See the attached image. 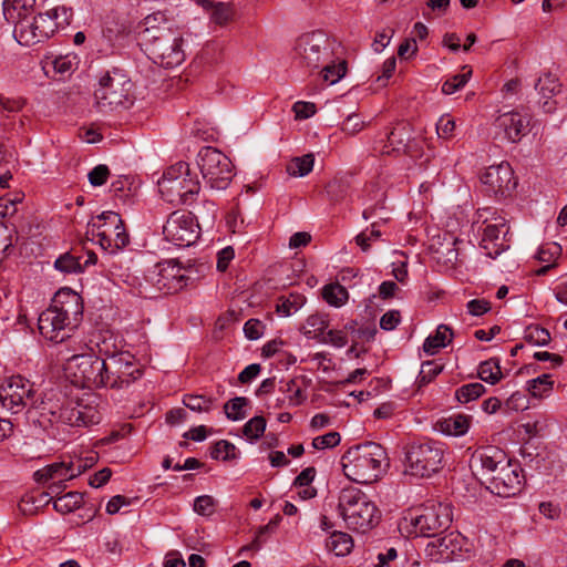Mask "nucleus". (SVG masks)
Here are the masks:
<instances>
[{
  "label": "nucleus",
  "mask_w": 567,
  "mask_h": 567,
  "mask_svg": "<svg viewBox=\"0 0 567 567\" xmlns=\"http://www.w3.org/2000/svg\"><path fill=\"white\" fill-rule=\"evenodd\" d=\"M40 423L91 426L102 421V400L95 393H84L75 401L64 396H47L35 406Z\"/></svg>",
  "instance_id": "1"
},
{
  "label": "nucleus",
  "mask_w": 567,
  "mask_h": 567,
  "mask_svg": "<svg viewBox=\"0 0 567 567\" xmlns=\"http://www.w3.org/2000/svg\"><path fill=\"white\" fill-rule=\"evenodd\" d=\"M81 297L71 291H59L49 308L38 318L40 334L53 343L66 342L65 349L73 346L71 333L78 327L82 316Z\"/></svg>",
  "instance_id": "2"
},
{
  "label": "nucleus",
  "mask_w": 567,
  "mask_h": 567,
  "mask_svg": "<svg viewBox=\"0 0 567 567\" xmlns=\"http://www.w3.org/2000/svg\"><path fill=\"white\" fill-rule=\"evenodd\" d=\"M341 461L344 475L358 484L375 482L389 466L385 450L374 442L350 447Z\"/></svg>",
  "instance_id": "3"
},
{
  "label": "nucleus",
  "mask_w": 567,
  "mask_h": 567,
  "mask_svg": "<svg viewBox=\"0 0 567 567\" xmlns=\"http://www.w3.org/2000/svg\"><path fill=\"white\" fill-rule=\"evenodd\" d=\"M71 19L72 11L64 6H58L37 17L24 16L13 22V34L20 44L33 45L52 37L58 29L68 27Z\"/></svg>",
  "instance_id": "4"
},
{
  "label": "nucleus",
  "mask_w": 567,
  "mask_h": 567,
  "mask_svg": "<svg viewBox=\"0 0 567 567\" xmlns=\"http://www.w3.org/2000/svg\"><path fill=\"white\" fill-rule=\"evenodd\" d=\"M72 342V347L59 351V355L65 361V371L72 377V382L87 389L104 388L105 359L89 353L84 342Z\"/></svg>",
  "instance_id": "5"
},
{
  "label": "nucleus",
  "mask_w": 567,
  "mask_h": 567,
  "mask_svg": "<svg viewBox=\"0 0 567 567\" xmlns=\"http://www.w3.org/2000/svg\"><path fill=\"white\" fill-rule=\"evenodd\" d=\"M338 511L347 526L357 532L370 530L380 519L375 504L361 489L353 486L341 489Z\"/></svg>",
  "instance_id": "6"
},
{
  "label": "nucleus",
  "mask_w": 567,
  "mask_h": 567,
  "mask_svg": "<svg viewBox=\"0 0 567 567\" xmlns=\"http://www.w3.org/2000/svg\"><path fill=\"white\" fill-rule=\"evenodd\" d=\"M199 189V181L190 173L189 165L185 162L168 167L158 181V190L163 199L173 205L193 204Z\"/></svg>",
  "instance_id": "7"
},
{
  "label": "nucleus",
  "mask_w": 567,
  "mask_h": 567,
  "mask_svg": "<svg viewBox=\"0 0 567 567\" xmlns=\"http://www.w3.org/2000/svg\"><path fill=\"white\" fill-rule=\"evenodd\" d=\"M334 45L336 42L323 31L306 32L293 41L291 59L299 68L319 69L333 58Z\"/></svg>",
  "instance_id": "8"
},
{
  "label": "nucleus",
  "mask_w": 567,
  "mask_h": 567,
  "mask_svg": "<svg viewBox=\"0 0 567 567\" xmlns=\"http://www.w3.org/2000/svg\"><path fill=\"white\" fill-rule=\"evenodd\" d=\"M132 82L120 69H113L103 74L94 92L95 105L102 113H109L132 103Z\"/></svg>",
  "instance_id": "9"
},
{
  "label": "nucleus",
  "mask_w": 567,
  "mask_h": 567,
  "mask_svg": "<svg viewBox=\"0 0 567 567\" xmlns=\"http://www.w3.org/2000/svg\"><path fill=\"white\" fill-rule=\"evenodd\" d=\"M443 444L436 441L413 442L405 447L404 473L430 477L443 467Z\"/></svg>",
  "instance_id": "10"
},
{
  "label": "nucleus",
  "mask_w": 567,
  "mask_h": 567,
  "mask_svg": "<svg viewBox=\"0 0 567 567\" xmlns=\"http://www.w3.org/2000/svg\"><path fill=\"white\" fill-rule=\"evenodd\" d=\"M476 223H481L480 231H482L481 248L485 255L495 259L502 252L509 248V226L504 216L493 208L477 209Z\"/></svg>",
  "instance_id": "11"
},
{
  "label": "nucleus",
  "mask_w": 567,
  "mask_h": 567,
  "mask_svg": "<svg viewBox=\"0 0 567 567\" xmlns=\"http://www.w3.org/2000/svg\"><path fill=\"white\" fill-rule=\"evenodd\" d=\"M87 235L96 239L99 245L112 254L123 249L130 243L121 216L115 212H103L87 224Z\"/></svg>",
  "instance_id": "12"
},
{
  "label": "nucleus",
  "mask_w": 567,
  "mask_h": 567,
  "mask_svg": "<svg viewBox=\"0 0 567 567\" xmlns=\"http://www.w3.org/2000/svg\"><path fill=\"white\" fill-rule=\"evenodd\" d=\"M197 165L212 189H226L234 177L231 161L215 147H203L197 155Z\"/></svg>",
  "instance_id": "13"
},
{
  "label": "nucleus",
  "mask_w": 567,
  "mask_h": 567,
  "mask_svg": "<svg viewBox=\"0 0 567 567\" xmlns=\"http://www.w3.org/2000/svg\"><path fill=\"white\" fill-rule=\"evenodd\" d=\"M104 388L125 389L143 375L142 365L130 352L109 354L105 359Z\"/></svg>",
  "instance_id": "14"
},
{
  "label": "nucleus",
  "mask_w": 567,
  "mask_h": 567,
  "mask_svg": "<svg viewBox=\"0 0 567 567\" xmlns=\"http://www.w3.org/2000/svg\"><path fill=\"white\" fill-rule=\"evenodd\" d=\"M151 39L152 42L145 44V48L154 63L172 69L184 62V39L178 29L174 28L164 34L161 33V37H157V39H154V37Z\"/></svg>",
  "instance_id": "15"
},
{
  "label": "nucleus",
  "mask_w": 567,
  "mask_h": 567,
  "mask_svg": "<svg viewBox=\"0 0 567 567\" xmlns=\"http://www.w3.org/2000/svg\"><path fill=\"white\" fill-rule=\"evenodd\" d=\"M452 522L450 506L440 502H427L411 517L415 534L433 539L441 535Z\"/></svg>",
  "instance_id": "16"
},
{
  "label": "nucleus",
  "mask_w": 567,
  "mask_h": 567,
  "mask_svg": "<svg viewBox=\"0 0 567 567\" xmlns=\"http://www.w3.org/2000/svg\"><path fill=\"white\" fill-rule=\"evenodd\" d=\"M34 395L33 383L20 374L8 377L0 384V403L13 414L33 405Z\"/></svg>",
  "instance_id": "17"
},
{
  "label": "nucleus",
  "mask_w": 567,
  "mask_h": 567,
  "mask_svg": "<svg viewBox=\"0 0 567 567\" xmlns=\"http://www.w3.org/2000/svg\"><path fill=\"white\" fill-rule=\"evenodd\" d=\"M199 225L192 213L176 210L172 213L163 226L165 239L177 247H188L199 237Z\"/></svg>",
  "instance_id": "18"
},
{
  "label": "nucleus",
  "mask_w": 567,
  "mask_h": 567,
  "mask_svg": "<svg viewBox=\"0 0 567 567\" xmlns=\"http://www.w3.org/2000/svg\"><path fill=\"white\" fill-rule=\"evenodd\" d=\"M485 192L496 198L509 197L517 186V179L509 163L488 166L481 175Z\"/></svg>",
  "instance_id": "19"
},
{
  "label": "nucleus",
  "mask_w": 567,
  "mask_h": 567,
  "mask_svg": "<svg viewBox=\"0 0 567 567\" xmlns=\"http://www.w3.org/2000/svg\"><path fill=\"white\" fill-rule=\"evenodd\" d=\"M487 478L489 481L487 488L491 493L501 497H512L522 491V470L517 464H512L508 460L494 475Z\"/></svg>",
  "instance_id": "20"
},
{
  "label": "nucleus",
  "mask_w": 567,
  "mask_h": 567,
  "mask_svg": "<svg viewBox=\"0 0 567 567\" xmlns=\"http://www.w3.org/2000/svg\"><path fill=\"white\" fill-rule=\"evenodd\" d=\"M529 125L530 116L519 111L502 113L494 122L496 134L511 143L519 142L528 133Z\"/></svg>",
  "instance_id": "21"
},
{
  "label": "nucleus",
  "mask_w": 567,
  "mask_h": 567,
  "mask_svg": "<svg viewBox=\"0 0 567 567\" xmlns=\"http://www.w3.org/2000/svg\"><path fill=\"white\" fill-rule=\"evenodd\" d=\"M507 462L505 453L493 445L480 446L473 451L470 468L476 476H492Z\"/></svg>",
  "instance_id": "22"
},
{
  "label": "nucleus",
  "mask_w": 567,
  "mask_h": 567,
  "mask_svg": "<svg viewBox=\"0 0 567 567\" xmlns=\"http://www.w3.org/2000/svg\"><path fill=\"white\" fill-rule=\"evenodd\" d=\"M464 545L465 538L460 533L452 532L436 536L427 544L426 550L431 556H436V559L457 560L463 558Z\"/></svg>",
  "instance_id": "23"
},
{
  "label": "nucleus",
  "mask_w": 567,
  "mask_h": 567,
  "mask_svg": "<svg viewBox=\"0 0 567 567\" xmlns=\"http://www.w3.org/2000/svg\"><path fill=\"white\" fill-rule=\"evenodd\" d=\"M157 279L155 285L158 289L165 290L166 293L177 292L187 286L190 277L186 275V270L178 261L171 260L157 266Z\"/></svg>",
  "instance_id": "24"
},
{
  "label": "nucleus",
  "mask_w": 567,
  "mask_h": 567,
  "mask_svg": "<svg viewBox=\"0 0 567 567\" xmlns=\"http://www.w3.org/2000/svg\"><path fill=\"white\" fill-rule=\"evenodd\" d=\"M34 480L38 483H47L52 480L53 482L49 486V494H59L65 488L64 482L74 478V474L69 472V463H52L34 472Z\"/></svg>",
  "instance_id": "25"
},
{
  "label": "nucleus",
  "mask_w": 567,
  "mask_h": 567,
  "mask_svg": "<svg viewBox=\"0 0 567 567\" xmlns=\"http://www.w3.org/2000/svg\"><path fill=\"white\" fill-rule=\"evenodd\" d=\"M410 142V130L408 125L400 124L395 126L388 135L386 141L380 140L375 142L374 151L383 155L405 153Z\"/></svg>",
  "instance_id": "26"
},
{
  "label": "nucleus",
  "mask_w": 567,
  "mask_h": 567,
  "mask_svg": "<svg viewBox=\"0 0 567 567\" xmlns=\"http://www.w3.org/2000/svg\"><path fill=\"white\" fill-rule=\"evenodd\" d=\"M561 84L555 75L545 73L536 84L535 90L539 94V104L544 112L551 113L556 109V101L553 97L560 92Z\"/></svg>",
  "instance_id": "27"
},
{
  "label": "nucleus",
  "mask_w": 567,
  "mask_h": 567,
  "mask_svg": "<svg viewBox=\"0 0 567 567\" xmlns=\"http://www.w3.org/2000/svg\"><path fill=\"white\" fill-rule=\"evenodd\" d=\"M172 29L174 28L171 24H168L164 13L155 12L144 18V20L140 24L138 33L145 45L152 42L151 38L154 37V39H157V37H161V33L164 34L171 31Z\"/></svg>",
  "instance_id": "28"
},
{
  "label": "nucleus",
  "mask_w": 567,
  "mask_h": 567,
  "mask_svg": "<svg viewBox=\"0 0 567 567\" xmlns=\"http://www.w3.org/2000/svg\"><path fill=\"white\" fill-rule=\"evenodd\" d=\"M471 420L470 415L453 414L440 419L435 424V430L444 435L462 436L468 432Z\"/></svg>",
  "instance_id": "29"
},
{
  "label": "nucleus",
  "mask_w": 567,
  "mask_h": 567,
  "mask_svg": "<svg viewBox=\"0 0 567 567\" xmlns=\"http://www.w3.org/2000/svg\"><path fill=\"white\" fill-rule=\"evenodd\" d=\"M453 332L446 324H440L434 334L429 336L423 343L426 354L433 355L452 341Z\"/></svg>",
  "instance_id": "30"
},
{
  "label": "nucleus",
  "mask_w": 567,
  "mask_h": 567,
  "mask_svg": "<svg viewBox=\"0 0 567 567\" xmlns=\"http://www.w3.org/2000/svg\"><path fill=\"white\" fill-rule=\"evenodd\" d=\"M326 548L336 556L343 557L353 548L352 537L343 532H333L326 540Z\"/></svg>",
  "instance_id": "31"
},
{
  "label": "nucleus",
  "mask_w": 567,
  "mask_h": 567,
  "mask_svg": "<svg viewBox=\"0 0 567 567\" xmlns=\"http://www.w3.org/2000/svg\"><path fill=\"white\" fill-rule=\"evenodd\" d=\"M35 0H4L3 14L8 21L16 22L33 10Z\"/></svg>",
  "instance_id": "32"
},
{
  "label": "nucleus",
  "mask_w": 567,
  "mask_h": 567,
  "mask_svg": "<svg viewBox=\"0 0 567 567\" xmlns=\"http://www.w3.org/2000/svg\"><path fill=\"white\" fill-rule=\"evenodd\" d=\"M329 326L328 319L322 315H311L307 318L302 327V333L309 339H316L320 342Z\"/></svg>",
  "instance_id": "33"
},
{
  "label": "nucleus",
  "mask_w": 567,
  "mask_h": 567,
  "mask_svg": "<svg viewBox=\"0 0 567 567\" xmlns=\"http://www.w3.org/2000/svg\"><path fill=\"white\" fill-rule=\"evenodd\" d=\"M320 76L322 81L329 85L338 83L347 73V63L344 60H339L334 63L333 58L329 62H324Z\"/></svg>",
  "instance_id": "34"
},
{
  "label": "nucleus",
  "mask_w": 567,
  "mask_h": 567,
  "mask_svg": "<svg viewBox=\"0 0 567 567\" xmlns=\"http://www.w3.org/2000/svg\"><path fill=\"white\" fill-rule=\"evenodd\" d=\"M83 504V495L79 492H69L62 496L56 497L53 502V507L56 512L62 514L71 513L80 508Z\"/></svg>",
  "instance_id": "35"
},
{
  "label": "nucleus",
  "mask_w": 567,
  "mask_h": 567,
  "mask_svg": "<svg viewBox=\"0 0 567 567\" xmlns=\"http://www.w3.org/2000/svg\"><path fill=\"white\" fill-rule=\"evenodd\" d=\"M322 298L330 306L338 308V307L343 306L348 301L349 293H348V290L343 286L336 282V284H330V285H327L323 287Z\"/></svg>",
  "instance_id": "36"
},
{
  "label": "nucleus",
  "mask_w": 567,
  "mask_h": 567,
  "mask_svg": "<svg viewBox=\"0 0 567 567\" xmlns=\"http://www.w3.org/2000/svg\"><path fill=\"white\" fill-rule=\"evenodd\" d=\"M315 157L312 154H306L301 157L292 158L286 167L287 173L293 177L308 175L313 168Z\"/></svg>",
  "instance_id": "37"
},
{
  "label": "nucleus",
  "mask_w": 567,
  "mask_h": 567,
  "mask_svg": "<svg viewBox=\"0 0 567 567\" xmlns=\"http://www.w3.org/2000/svg\"><path fill=\"white\" fill-rule=\"evenodd\" d=\"M478 377L489 384L497 383L502 378L499 362L496 359L484 361L478 367Z\"/></svg>",
  "instance_id": "38"
},
{
  "label": "nucleus",
  "mask_w": 567,
  "mask_h": 567,
  "mask_svg": "<svg viewBox=\"0 0 567 567\" xmlns=\"http://www.w3.org/2000/svg\"><path fill=\"white\" fill-rule=\"evenodd\" d=\"M485 392L482 383H468L458 388L455 392V398L460 403H468L478 399Z\"/></svg>",
  "instance_id": "39"
},
{
  "label": "nucleus",
  "mask_w": 567,
  "mask_h": 567,
  "mask_svg": "<svg viewBox=\"0 0 567 567\" xmlns=\"http://www.w3.org/2000/svg\"><path fill=\"white\" fill-rule=\"evenodd\" d=\"M237 456L236 446L226 440L216 442L210 451L213 460L230 461L237 458Z\"/></svg>",
  "instance_id": "40"
},
{
  "label": "nucleus",
  "mask_w": 567,
  "mask_h": 567,
  "mask_svg": "<svg viewBox=\"0 0 567 567\" xmlns=\"http://www.w3.org/2000/svg\"><path fill=\"white\" fill-rule=\"evenodd\" d=\"M248 404V399L237 396L225 403L224 410L227 419L233 421L243 420L246 416L244 408Z\"/></svg>",
  "instance_id": "41"
},
{
  "label": "nucleus",
  "mask_w": 567,
  "mask_h": 567,
  "mask_svg": "<svg viewBox=\"0 0 567 567\" xmlns=\"http://www.w3.org/2000/svg\"><path fill=\"white\" fill-rule=\"evenodd\" d=\"M54 267L61 272L65 274H78L83 271V266L80 261V258L74 257L71 254H64L60 256L55 260Z\"/></svg>",
  "instance_id": "42"
},
{
  "label": "nucleus",
  "mask_w": 567,
  "mask_h": 567,
  "mask_svg": "<svg viewBox=\"0 0 567 567\" xmlns=\"http://www.w3.org/2000/svg\"><path fill=\"white\" fill-rule=\"evenodd\" d=\"M305 301L306 299L303 296L291 293L288 298L281 299L277 305V312L288 317L298 311L303 306Z\"/></svg>",
  "instance_id": "43"
},
{
  "label": "nucleus",
  "mask_w": 567,
  "mask_h": 567,
  "mask_svg": "<svg viewBox=\"0 0 567 567\" xmlns=\"http://www.w3.org/2000/svg\"><path fill=\"white\" fill-rule=\"evenodd\" d=\"M183 403L186 408H188L192 411L208 412L213 406L214 400L212 398L203 395L185 394Z\"/></svg>",
  "instance_id": "44"
},
{
  "label": "nucleus",
  "mask_w": 567,
  "mask_h": 567,
  "mask_svg": "<svg viewBox=\"0 0 567 567\" xmlns=\"http://www.w3.org/2000/svg\"><path fill=\"white\" fill-rule=\"evenodd\" d=\"M457 243L458 239L453 238L452 247L441 245V247L435 250L437 261H442L447 267H454L458 259V250L455 247Z\"/></svg>",
  "instance_id": "45"
},
{
  "label": "nucleus",
  "mask_w": 567,
  "mask_h": 567,
  "mask_svg": "<svg viewBox=\"0 0 567 567\" xmlns=\"http://www.w3.org/2000/svg\"><path fill=\"white\" fill-rule=\"evenodd\" d=\"M280 520V515H276L272 519L269 520L268 524L260 526L248 548L258 550L266 542L267 535L276 530Z\"/></svg>",
  "instance_id": "46"
},
{
  "label": "nucleus",
  "mask_w": 567,
  "mask_h": 567,
  "mask_svg": "<svg viewBox=\"0 0 567 567\" xmlns=\"http://www.w3.org/2000/svg\"><path fill=\"white\" fill-rule=\"evenodd\" d=\"M553 389V381L549 374H542L528 381V391L533 396H543Z\"/></svg>",
  "instance_id": "47"
},
{
  "label": "nucleus",
  "mask_w": 567,
  "mask_h": 567,
  "mask_svg": "<svg viewBox=\"0 0 567 567\" xmlns=\"http://www.w3.org/2000/svg\"><path fill=\"white\" fill-rule=\"evenodd\" d=\"M266 430V420L264 416H254L244 425V435L254 441L258 440Z\"/></svg>",
  "instance_id": "48"
},
{
  "label": "nucleus",
  "mask_w": 567,
  "mask_h": 567,
  "mask_svg": "<svg viewBox=\"0 0 567 567\" xmlns=\"http://www.w3.org/2000/svg\"><path fill=\"white\" fill-rule=\"evenodd\" d=\"M471 74L472 70L468 69L465 73L455 74L451 79H447L442 85V92L447 95L457 92L467 83Z\"/></svg>",
  "instance_id": "49"
},
{
  "label": "nucleus",
  "mask_w": 567,
  "mask_h": 567,
  "mask_svg": "<svg viewBox=\"0 0 567 567\" xmlns=\"http://www.w3.org/2000/svg\"><path fill=\"white\" fill-rule=\"evenodd\" d=\"M443 367L434 361H426L422 363L417 382L420 385L430 383L437 374L441 373Z\"/></svg>",
  "instance_id": "50"
},
{
  "label": "nucleus",
  "mask_w": 567,
  "mask_h": 567,
  "mask_svg": "<svg viewBox=\"0 0 567 567\" xmlns=\"http://www.w3.org/2000/svg\"><path fill=\"white\" fill-rule=\"evenodd\" d=\"M216 511V501L210 495H202L194 501V512L202 516H210Z\"/></svg>",
  "instance_id": "51"
},
{
  "label": "nucleus",
  "mask_w": 567,
  "mask_h": 567,
  "mask_svg": "<svg viewBox=\"0 0 567 567\" xmlns=\"http://www.w3.org/2000/svg\"><path fill=\"white\" fill-rule=\"evenodd\" d=\"M455 121L450 114L442 115L436 123V133L440 138L450 140L454 136Z\"/></svg>",
  "instance_id": "52"
},
{
  "label": "nucleus",
  "mask_w": 567,
  "mask_h": 567,
  "mask_svg": "<svg viewBox=\"0 0 567 567\" xmlns=\"http://www.w3.org/2000/svg\"><path fill=\"white\" fill-rule=\"evenodd\" d=\"M340 434L338 432H329L324 435L317 436L312 440V446L316 450H326L337 446L340 443Z\"/></svg>",
  "instance_id": "53"
},
{
  "label": "nucleus",
  "mask_w": 567,
  "mask_h": 567,
  "mask_svg": "<svg viewBox=\"0 0 567 567\" xmlns=\"http://www.w3.org/2000/svg\"><path fill=\"white\" fill-rule=\"evenodd\" d=\"M560 247L556 244L551 245L550 247H542L538 250L537 259L540 262L547 264L546 267L542 268L538 274L543 275L546 272V270L549 268L550 264L555 261L556 256L559 254Z\"/></svg>",
  "instance_id": "54"
},
{
  "label": "nucleus",
  "mask_w": 567,
  "mask_h": 567,
  "mask_svg": "<svg viewBox=\"0 0 567 567\" xmlns=\"http://www.w3.org/2000/svg\"><path fill=\"white\" fill-rule=\"evenodd\" d=\"M526 339L537 346H545L550 340L548 330L540 327H532L526 332Z\"/></svg>",
  "instance_id": "55"
},
{
  "label": "nucleus",
  "mask_w": 567,
  "mask_h": 567,
  "mask_svg": "<svg viewBox=\"0 0 567 567\" xmlns=\"http://www.w3.org/2000/svg\"><path fill=\"white\" fill-rule=\"evenodd\" d=\"M231 13L227 6L223 2H218L213 7L210 12V20L215 24L224 25L230 20Z\"/></svg>",
  "instance_id": "56"
},
{
  "label": "nucleus",
  "mask_w": 567,
  "mask_h": 567,
  "mask_svg": "<svg viewBox=\"0 0 567 567\" xmlns=\"http://www.w3.org/2000/svg\"><path fill=\"white\" fill-rule=\"evenodd\" d=\"M327 194L332 202H340L347 193V185L339 179H333L326 187Z\"/></svg>",
  "instance_id": "57"
},
{
  "label": "nucleus",
  "mask_w": 567,
  "mask_h": 567,
  "mask_svg": "<svg viewBox=\"0 0 567 567\" xmlns=\"http://www.w3.org/2000/svg\"><path fill=\"white\" fill-rule=\"evenodd\" d=\"M110 175V169L106 165L100 164L95 166L87 175L89 182L92 186H102L106 183Z\"/></svg>",
  "instance_id": "58"
},
{
  "label": "nucleus",
  "mask_w": 567,
  "mask_h": 567,
  "mask_svg": "<svg viewBox=\"0 0 567 567\" xmlns=\"http://www.w3.org/2000/svg\"><path fill=\"white\" fill-rule=\"evenodd\" d=\"M321 343H330L333 347L342 348L348 343V337L342 330H329L324 333L323 338L320 339Z\"/></svg>",
  "instance_id": "59"
},
{
  "label": "nucleus",
  "mask_w": 567,
  "mask_h": 567,
  "mask_svg": "<svg viewBox=\"0 0 567 567\" xmlns=\"http://www.w3.org/2000/svg\"><path fill=\"white\" fill-rule=\"evenodd\" d=\"M365 124L358 114L349 115L342 123V131L346 134L354 135L364 128Z\"/></svg>",
  "instance_id": "60"
},
{
  "label": "nucleus",
  "mask_w": 567,
  "mask_h": 567,
  "mask_svg": "<svg viewBox=\"0 0 567 567\" xmlns=\"http://www.w3.org/2000/svg\"><path fill=\"white\" fill-rule=\"evenodd\" d=\"M25 105V100L23 97H7L0 94V107L2 111H7L10 113L19 112Z\"/></svg>",
  "instance_id": "61"
},
{
  "label": "nucleus",
  "mask_w": 567,
  "mask_h": 567,
  "mask_svg": "<svg viewBox=\"0 0 567 567\" xmlns=\"http://www.w3.org/2000/svg\"><path fill=\"white\" fill-rule=\"evenodd\" d=\"M264 328L260 320L249 319L244 326V332L249 340H257L264 334Z\"/></svg>",
  "instance_id": "62"
},
{
  "label": "nucleus",
  "mask_w": 567,
  "mask_h": 567,
  "mask_svg": "<svg viewBox=\"0 0 567 567\" xmlns=\"http://www.w3.org/2000/svg\"><path fill=\"white\" fill-rule=\"evenodd\" d=\"M401 321V315L398 310L385 312L380 319V327L383 330L391 331L396 328Z\"/></svg>",
  "instance_id": "63"
},
{
  "label": "nucleus",
  "mask_w": 567,
  "mask_h": 567,
  "mask_svg": "<svg viewBox=\"0 0 567 567\" xmlns=\"http://www.w3.org/2000/svg\"><path fill=\"white\" fill-rule=\"evenodd\" d=\"M466 308L468 313L480 317L491 310V303L485 299H473L467 302Z\"/></svg>",
  "instance_id": "64"
}]
</instances>
